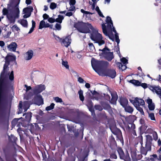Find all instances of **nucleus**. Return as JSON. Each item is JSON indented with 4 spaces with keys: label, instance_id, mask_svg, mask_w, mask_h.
<instances>
[{
    "label": "nucleus",
    "instance_id": "f257e3e1",
    "mask_svg": "<svg viewBox=\"0 0 161 161\" xmlns=\"http://www.w3.org/2000/svg\"><path fill=\"white\" fill-rule=\"evenodd\" d=\"M106 23L102 25L103 31L106 36L109 37L111 34L112 31L115 33V41L118 44L120 42V40L118 34L117 33L114 27L113 26V23L111 18L107 16L105 20Z\"/></svg>",
    "mask_w": 161,
    "mask_h": 161
},
{
    "label": "nucleus",
    "instance_id": "f03ea898",
    "mask_svg": "<svg viewBox=\"0 0 161 161\" xmlns=\"http://www.w3.org/2000/svg\"><path fill=\"white\" fill-rule=\"evenodd\" d=\"M20 0H12V5L13 7V11L8 13L7 18L8 22L10 24H14L16 19L18 18L19 14V4Z\"/></svg>",
    "mask_w": 161,
    "mask_h": 161
},
{
    "label": "nucleus",
    "instance_id": "7ed1b4c3",
    "mask_svg": "<svg viewBox=\"0 0 161 161\" xmlns=\"http://www.w3.org/2000/svg\"><path fill=\"white\" fill-rule=\"evenodd\" d=\"M75 27L79 32L84 33H89L90 29L92 31L94 28L91 24L84 23L82 22H79L76 23L75 25Z\"/></svg>",
    "mask_w": 161,
    "mask_h": 161
},
{
    "label": "nucleus",
    "instance_id": "20e7f679",
    "mask_svg": "<svg viewBox=\"0 0 161 161\" xmlns=\"http://www.w3.org/2000/svg\"><path fill=\"white\" fill-rule=\"evenodd\" d=\"M90 37L92 40L96 43H98L99 46H101L105 43L103 39L102 35L98 32V31L96 29L94 28V30L92 31Z\"/></svg>",
    "mask_w": 161,
    "mask_h": 161
},
{
    "label": "nucleus",
    "instance_id": "39448f33",
    "mask_svg": "<svg viewBox=\"0 0 161 161\" xmlns=\"http://www.w3.org/2000/svg\"><path fill=\"white\" fill-rule=\"evenodd\" d=\"M99 50L102 51L99 53L101 58H104L109 61H111L114 57L113 53L111 52L110 50L107 47H105L102 50L99 49Z\"/></svg>",
    "mask_w": 161,
    "mask_h": 161
},
{
    "label": "nucleus",
    "instance_id": "423d86ee",
    "mask_svg": "<svg viewBox=\"0 0 161 161\" xmlns=\"http://www.w3.org/2000/svg\"><path fill=\"white\" fill-rule=\"evenodd\" d=\"M101 61H99L92 58L91 60V64L93 69L97 73L100 70Z\"/></svg>",
    "mask_w": 161,
    "mask_h": 161
},
{
    "label": "nucleus",
    "instance_id": "0eeeda50",
    "mask_svg": "<svg viewBox=\"0 0 161 161\" xmlns=\"http://www.w3.org/2000/svg\"><path fill=\"white\" fill-rule=\"evenodd\" d=\"M46 87L44 85H38L35 86L33 90L34 95H39L45 89Z\"/></svg>",
    "mask_w": 161,
    "mask_h": 161
},
{
    "label": "nucleus",
    "instance_id": "6e6552de",
    "mask_svg": "<svg viewBox=\"0 0 161 161\" xmlns=\"http://www.w3.org/2000/svg\"><path fill=\"white\" fill-rule=\"evenodd\" d=\"M130 101L134 106H135V103L136 105L141 106H143L145 104L144 101L140 98H132L130 99Z\"/></svg>",
    "mask_w": 161,
    "mask_h": 161
},
{
    "label": "nucleus",
    "instance_id": "1a4fd4ad",
    "mask_svg": "<svg viewBox=\"0 0 161 161\" xmlns=\"http://www.w3.org/2000/svg\"><path fill=\"white\" fill-rule=\"evenodd\" d=\"M35 96L33 99L34 103L39 106L43 104V99L42 96L40 95H35Z\"/></svg>",
    "mask_w": 161,
    "mask_h": 161
},
{
    "label": "nucleus",
    "instance_id": "9d476101",
    "mask_svg": "<svg viewBox=\"0 0 161 161\" xmlns=\"http://www.w3.org/2000/svg\"><path fill=\"white\" fill-rule=\"evenodd\" d=\"M71 42V40L69 36L62 39L61 42L62 44L64 45L66 47H68L70 45Z\"/></svg>",
    "mask_w": 161,
    "mask_h": 161
},
{
    "label": "nucleus",
    "instance_id": "9b49d317",
    "mask_svg": "<svg viewBox=\"0 0 161 161\" xmlns=\"http://www.w3.org/2000/svg\"><path fill=\"white\" fill-rule=\"evenodd\" d=\"M33 54V51L30 50H28L25 55V59L26 60H30L32 57Z\"/></svg>",
    "mask_w": 161,
    "mask_h": 161
},
{
    "label": "nucleus",
    "instance_id": "f8f14e48",
    "mask_svg": "<svg viewBox=\"0 0 161 161\" xmlns=\"http://www.w3.org/2000/svg\"><path fill=\"white\" fill-rule=\"evenodd\" d=\"M146 102L148 104V107L150 110H153L155 108V105L153 103L152 100L151 99L148 97L147 99Z\"/></svg>",
    "mask_w": 161,
    "mask_h": 161
},
{
    "label": "nucleus",
    "instance_id": "ddd939ff",
    "mask_svg": "<svg viewBox=\"0 0 161 161\" xmlns=\"http://www.w3.org/2000/svg\"><path fill=\"white\" fill-rule=\"evenodd\" d=\"M50 27L51 28H52V25H51L49 23H46L45 21L43 20H42L40 23L39 25V29H42L43 28Z\"/></svg>",
    "mask_w": 161,
    "mask_h": 161
},
{
    "label": "nucleus",
    "instance_id": "4468645a",
    "mask_svg": "<svg viewBox=\"0 0 161 161\" xmlns=\"http://www.w3.org/2000/svg\"><path fill=\"white\" fill-rule=\"evenodd\" d=\"M17 46V45L16 43L15 42H13L8 45L7 47L9 51L14 52L16 50Z\"/></svg>",
    "mask_w": 161,
    "mask_h": 161
},
{
    "label": "nucleus",
    "instance_id": "2eb2a0df",
    "mask_svg": "<svg viewBox=\"0 0 161 161\" xmlns=\"http://www.w3.org/2000/svg\"><path fill=\"white\" fill-rule=\"evenodd\" d=\"M111 95L112 98L110 101V102L111 103L113 104H115L118 98L117 94L115 92L112 93H111Z\"/></svg>",
    "mask_w": 161,
    "mask_h": 161
},
{
    "label": "nucleus",
    "instance_id": "dca6fc26",
    "mask_svg": "<svg viewBox=\"0 0 161 161\" xmlns=\"http://www.w3.org/2000/svg\"><path fill=\"white\" fill-rule=\"evenodd\" d=\"M109 65V63L106 61H101L100 70L107 68Z\"/></svg>",
    "mask_w": 161,
    "mask_h": 161
},
{
    "label": "nucleus",
    "instance_id": "f3484780",
    "mask_svg": "<svg viewBox=\"0 0 161 161\" xmlns=\"http://www.w3.org/2000/svg\"><path fill=\"white\" fill-rule=\"evenodd\" d=\"M33 8L31 6H29L27 8L23 9V13H27L31 14V13L33 11Z\"/></svg>",
    "mask_w": 161,
    "mask_h": 161
},
{
    "label": "nucleus",
    "instance_id": "a211bd4d",
    "mask_svg": "<svg viewBox=\"0 0 161 161\" xmlns=\"http://www.w3.org/2000/svg\"><path fill=\"white\" fill-rule=\"evenodd\" d=\"M128 100L126 98H122L120 99V104L124 108L128 104Z\"/></svg>",
    "mask_w": 161,
    "mask_h": 161
},
{
    "label": "nucleus",
    "instance_id": "6ab92c4d",
    "mask_svg": "<svg viewBox=\"0 0 161 161\" xmlns=\"http://www.w3.org/2000/svg\"><path fill=\"white\" fill-rule=\"evenodd\" d=\"M18 22L22 26L25 27H27L28 26V22L26 20L21 19L18 20Z\"/></svg>",
    "mask_w": 161,
    "mask_h": 161
},
{
    "label": "nucleus",
    "instance_id": "aec40b11",
    "mask_svg": "<svg viewBox=\"0 0 161 161\" xmlns=\"http://www.w3.org/2000/svg\"><path fill=\"white\" fill-rule=\"evenodd\" d=\"M108 75L112 78H114L116 75V72L114 70H110L109 71Z\"/></svg>",
    "mask_w": 161,
    "mask_h": 161
},
{
    "label": "nucleus",
    "instance_id": "412c9836",
    "mask_svg": "<svg viewBox=\"0 0 161 161\" xmlns=\"http://www.w3.org/2000/svg\"><path fill=\"white\" fill-rule=\"evenodd\" d=\"M117 64L119 67V69H121L122 71L125 70L127 68L126 65H122L120 63H117Z\"/></svg>",
    "mask_w": 161,
    "mask_h": 161
},
{
    "label": "nucleus",
    "instance_id": "4be33fe9",
    "mask_svg": "<svg viewBox=\"0 0 161 161\" xmlns=\"http://www.w3.org/2000/svg\"><path fill=\"white\" fill-rule=\"evenodd\" d=\"M125 111L129 113H132L133 111V108L130 106L126 105L124 107Z\"/></svg>",
    "mask_w": 161,
    "mask_h": 161
},
{
    "label": "nucleus",
    "instance_id": "5701e85b",
    "mask_svg": "<svg viewBox=\"0 0 161 161\" xmlns=\"http://www.w3.org/2000/svg\"><path fill=\"white\" fill-rule=\"evenodd\" d=\"M134 106L136 108V109L138 110L142 115H144V112H143L142 108H141L140 106V105H136L135 103Z\"/></svg>",
    "mask_w": 161,
    "mask_h": 161
},
{
    "label": "nucleus",
    "instance_id": "b1692460",
    "mask_svg": "<svg viewBox=\"0 0 161 161\" xmlns=\"http://www.w3.org/2000/svg\"><path fill=\"white\" fill-rule=\"evenodd\" d=\"M29 104L28 101L25 102L23 104V108L24 109V111H26L27 109L29 108Z\"/></svg>",
    "mask_w": 161,
    "mask_h": 161
},
{
    "label": "nucleus",
    "instance_id": "393cba45",
    "mask_svg": "<svg viewBox=\"0 0 161 161\" xmlns=\"http://www.w3.org/2000/svg\"><path fill=\"white\" fill-rule=\"evenodd\" d=\"M130 82L135 85L139 86L141 85V83L137 80H131L130 81Z\"/></svg>",
    "mask_w": 161,
    "mask_h": 161
},
{
    "label": "nucleus",
    "instance_id": "a878e982",
    "mask_svg": "<svg viewBox=\"0 0 161 161\" xmlns=\"http://www.w3.org/2000/svg\"><path fill=\"white\" fill-rule=\"evenodd\" d=\"M64 19V17L63 16L59 15H58V18L56 19L55 21L59 23H61Z\"/></svg>",
    "mask_w": 161,
    "mask_h": 161
},
{
    "label": "nucleus",
    "instance_id": "bb28decb",
    "mask_svg": "<svg viewBox=\"0 0 161 161\" xmlns=\"http://www.w3.org/2000/svg\"><path fill=\"white\" fill-rule=\"evenodd\" d=\"M61 63L62 65L66 69H69V66L67 61H64L62 60Z\"/></svg>",
    "mask_w": 161,
    "mask_h": 161
},
{
    "label": "nucleus",
    "instance_id": "cd10ccee",
    "mask_svg": "<svg viewBox=\"0 0 161 161\" xmlns=\"http://www.w3.org/2000/svg\"><path fill=\"white\" fill-rule=\"evenodd\" d=\"M11 28L12 31H14L19 32L20 31L19 28L16 25H15L11 27Z\"/></svg>",
    "mask_w": 161,
    "mask_h": 161
},
{
    "label": "nucleus",
    "instance_id": "c85d7f7f",
    "mask_svg": "<svg viewBox=\"0 0 161 161\" xmlns=\"http://www.w3.org/2000/svg\"><path fill=\"white\" fill-rule=\"evenodd\" d=\"M118 152L121 158H123L124 157V153L122 148H119L118 149Z\"/></svg>",
    "mask_w": 161,
    "mask_h": 161
},
{
    "label": "nucleus",
    "instance_id": "c756f323",
    "mask_svg": "<svg viewBox=\"0 0 161 161\" xmlns=\"http://www.w3.org/2000/svg\"><path fill=\"white\" fill-rule=\"evenodd\" d=\"M78 94H79L80 100L82 101H83L84 100V97L83 95V91L81 90H80L78 92Z\"/></svg>",
    "mask_w": 161,
    "mask_h": 161
},
{
    "label": "nucleus",
    "instance_id": "7c9ffc66",
    "mask_svg": "<svg viewBox=\"0 0 161 161\" xmlns=\"http://www.w3.org/2000/svg\"><path fill=\"white\" fill-rule=\"evenodd\" d=\"M95 9L96 11L97 12L98 14L100 16L102 17H104V16L101 12V11L100 10L98 6L96 7Z\"/></svg>",
    "mask_w": 161,
    "mask_h": 161
},
{
    "label": "nucleus",
    "instance_id": "2f4dec72",
    "mask_svg": "<svg viewBox=\"0 0 161 161\" xmlns=\"http://www.w3.org/2000/svg\"><path fill=\"white\" fill-rule=\"evenodd\" d=\"M76 74V76L78 77V81L80 83H83L84 82V80L81 78V77H80L79 75L77 73H75Z\"/></svg>",
    "mask_w": 161,
    "mask_h": 161
},
{
    "label": "nucleus",
    "instance_id": "473e14b6",
    "mask_svg": "<svg viewBox=\"0 0 161 161\" xmlns=\"http://www.w3.org/2000/svg\"><path fill=\"white\" fill-rule=\"evenodd\" d=\"M148 117L152 120H155L154 114L153 113H148Z\"/></svg>",
    "mask_w": 161,
    "mask_h": 161
},
{
    "label": "nucleus",
    "instance_id": "72a5a7b5",
    "mask_svg": "<svg viewBox=\"0 0 161 161\" xmlns=\"http://www.w3.org/2000/svg\"><path fill=\"white\" fill-rule=\"evenodd\" d=\"M54 105V104L53 103H52L49 106L47 107L46 108V109L47 111H49L51 110H52L53 108Z\"/></svg>",
    "mask_w": 161,
    "mask_h": 161
},
{
    "label": "nucleus",
    "instance_id": "f704fd0d",
    "mask_svg": "<svg viewBox=\"0 0 161 161\" xmlns=\"http://www.w3.org/2000/svg\"><path fill=\"white\" fill-rule=\"evenodd\" d=\"M25 115L26 120L28 121H30L31 117V113H27Z\"/></svg>",
    "mask_w": 161,
    "mask_h": 161
},
{
    "label": "nucleus",
    "instance_id": "c9c22d12",
    "mask_svg": "<svg viewBox=\"0 0 161 161\" xmlns=\"http://www.w3.org/2000/svg\"><path fill=\"white\" fill-rule=\"evenodd\" d=\"M57 7V4L56 3H51L50 8L52 9H53Z\"/></svg>",
    "mask_w": 161,
    "mask_h": 161
},
{
    "label": "nucleus",
    "instance_id": "e433bc0d",
    "mask_svg": "<svg viewBox=\"0 0 161 161\" xmlns=\"http://www.w3.org/2000/svg\"><path fill=\"white\" fill-rule=\"evenodd\" d=\"M88 47L91 51H93L95 48L94 47L92 43H89L88 44Z\"/></svg>",
    "mask_w": 161,
    "mask_h": 161
},
{
    "label": "nucleus",
    "instance_id": "4c0bfd02",
    "mask_svg": "<svg viewBox=\"0 0 161 161\" xmlns=\"http://www.w3.org/2000/svg\"><path fill=\"white\" fill-rule=\"evenodd\" d=\"M140 85L144 88L145 89L147 88H148L149 89V86H151V85H147L146 83H142Z\"/></svg>",
    "mask_w": 161,
    "mask_h": 161
},
{
    "label": "nucleus",
    "instance_id": "58836bf2",
    "mask_svg": "<svg viewBox=\"0 0 161 161\" xmlns=\"http://www.w3.org/2000/svg\"><path fill=\"white\" fill-rule=\"evenodd\" d=\"M120 60L124 64L126 65L128 64V60L125 58H121Z\"/></svg>",
    "mask_w": 161,
    "mask_h": 161
},
{
    "label": "nucleus",
    "instance_id": "ea45409f",
    "mask_svg": "<svg viewBox=\"0 0 161 161\" xmlns=\"http://www.w3.org/2000/svg\"><path fill=\"white\" fill-rule=\"evenodd\" d=\"M54 100L57 103H62V100L61 98L58 97H56L54 98Z\"/></svg>",
    "mask_w": 161,
    "mask_h": 161
},
{
    "label": "nucleus",
    "instance_id": "a19ab883",
    "mask_svg": "<svg viewBox=\"0 0 161 161\" xmlns=\"http://www.w3.org/2000/svg\"><path fill=\"white\" fill-rule=\"evenodd\" d=\"M80 11H81V12H82V13H83L84 14H93L94 13H92L90 12H89L86 11L83 9H81L80 10Z\"/></svg>",
    "mask_w": 161,
    "mask_h": 161
},
{
    "label": "nucleus",
    "instance_id": "79ce46f5",
    "mask_svg": "<svg viewBox=\"0 0 161 161\" xmlns=\"http://www.w3.org/2000/svg\"><path fill=\"white\" fill-rule=\"evenodd\" d=\"M55 27L56 30H60L61 29V26L60 23H57L55 25Z\"/></svg>",
    "mask_w": 161,
    "mask_h": 161
},
{
    "label": "nucleus",
    "instance_id": "37998d69",
    "mask_svg": "<svg viewBox=\"0 0 161 161\" xmlns=\"http://www.w3.org/2000/svg\"><path fill=\"white\" fill-rule=\"evenodd\" d=\"M95 108L97 110L101 111L103 109L102 107L99 105H96L95 106Z\"/></svg>",
    "mask_w": 161,
    "mask_h": 161
},
{
    "label": "nucleus",
    "instance_id": "c03bdc74",
    "mask_svg": "<svg viewBox=\"0 0 161 161\" xmlns=\"http://www.w3.org/2000/svg\"><path fill=\"white\" fill-rule=\"evenodd\" d=\"M19 120V119H15L13 120L12 122V124L13 125H16L18 122V121Z\"/></svg>",
    "mask_w": 161,
    "mask_h": 161
},
{
    "label": "nucleus",
    "instance_id": "a18cd8bd",
    "mask_svg": "<svg viewBox=\"0 0 161 161\" xmlns=\"http://www.w3.org/2000/svg\"><path fill=\"white\" fill-rule=\"evenodd\" d=\"M54 36L55 38V39L57 41H59L60 42H61L62 39L60 38L58 36L55 35L54 34Z\"/></svg>",
    "mask_w": 161,
    "mask_h": 161
},
{
    "label": "nucleus",
    "instance_id": "49530a36",
    "mask_svg": "<svg viewBox=\"0 0 161 161\" xmlns=\"http://www.w3.org/2000/svg\"><path fill=\"white\" fill-rule=\"evenodd\" d=\"M76 3L75 0H70L69 4L70 6L74 5Z\"/></svg>",
    "mask_w": 161,
    "mask_h": 161
},
{
    "label": "nucleus",
    "instance_id": "de8ad7c7",
    "mask_svg": "<svg viewBox=\"0 0 161 161\" xmlns=\"http://www.w3.org/2000/svg\"><path fill=\"white\" fill-rule=\"evenodd\" d=\"M9 12H8V10L7 9L5 8H4L3 9V15H7L8 14V13H9Z\"/></svg>",
    "mask_w": 161,
    "mask_h": 161
},
{
    "label": "nucleus",
    "instance_id": "09e8293b",
    "mask_svg": "<svg viewBox=\"0 0 161 161\" xmlns=\"http://www.w3.org/2000/svg\"><path fill=\"white\" fill-rule=\"evenodd\" d=\"M48 21L50 23H53L55 21V20L52 18H49L48 19Z\"/></svg>",
    "mask_w": 161,
    "mask_h": 161
},
{
    "label": "nucleus",
    "instance_id": "8fccbe9b",
    "mask_svg": "<svg viewBox=\"0 0 161 161\" xmlns=\"http://www.w3.org/2000/svg\"><path fill=\"white\" fill-rule=\"evenodd\" d=\"M24 86L26 88L25 90L26 92H27L28 91L31 89V86H28L26 85H25Z\"/></svg>",
    "mask_w": 161,
    "mask_h": 161
},
{
    "label": "nucleus",
    "instance_id": "3c124183",
    "mask_svg": "<svg viewBox=\"0 0 161 161\" xmlns=\"http://www.w3.org/2000/svg\"><path fill=\"white\" fill-rule=\"evenodd\" d=\"M17 138L14 137L13 135H11L10 138V140L12 142L16 140Z\"/></svg>",
    "mask_w": 161,
    "mask_h": 161
},
{
    "label": "nucleus",
    "instance_id": "603ef678",
    "mask_svg": "<svg viewBox=\"0 0 161 161\" xmlns=\"http://www.w3.org/2000/svg\"><path fill=\"white\" fill-rule=\"evenodd\" d=\"M69 10V11H74L75 9V7L74 5L70 6Z\"/></svg>",
    "mask_w": 161,
    "mask_h": 161
},
{
    "label": "nucleus",
    "instance_id": "864d4df0",
    "mask_svg": "<svg viewBox=\"0 0 161 161\" xmlns=\"http://www.w3.org/2000/svg\"><path fill=\"white\" fill-rule=\"evenodd\" d=\"M148 150H144V148L142 149L141 150L142 153L143 154L146 155L147 154V152Z\"/></svg>",
    "mask_w": 161,
    "mask_h": 161
},
{
    "label": "nucleus",
    "instance_id": "5fc2aeb1",
    "mask_svg": "<svg viewBox=\"0 0 161 161\" xmlns=\"http://www.w3.org/2000/svg\"><path fill=\"white\" fill-rule=\"evenodd\" d=\"M25 14H24L23 16V17L24 18H26L29 17L31 15V14H27V13H24Z\"/></svg>",
    "mask_w": 161,
    "mask_h": 161
},
{
    "label": "nucleus",
    "instance_id": "6e6d98bb",
    "mask_svg": "<svg viewBox=\"0 0 161 161\" xmlns=\"http://www.w3.org/2000/svg\"><path fill=\"white\" fill-rule=\"evenodd\" d=\"M49 15L46 14H44L43 15L44 19H47L49 18Z\"/></svg>",
    "mask_w": 161,
    "mask_h": 161
},
{
    "label": "nucleus",
    "instance_id": "4d7b16f0",
    "mask_svg": "<svg viewBox=\"0 0 161 161\" xmlns=\"http://www.w3.org/2000/svg\"><path fill=\"white\" fill-rule=\"evenodd\" d=\"M73 15V13L71 12H68L66 14V15L69 17Z\"/></svg>",
    "mask_w": 161,
    "mask_h": 161
},
{
    "label": "nucleus",
    "instance_id": "13d9d810",
    "mask_svg": "<svg viewBox=\"0 0 161 161\" xmlns=\"http://www.w3.org/2000/svg\"><path fill=\"white\" fill-rule=\"evenodd\" d=\"M156 80L158 81L160 83H161V76L160 75H158V78H157L156 79Z\"/></svg>",
    "mask_w": 161,
    "mask_h": 161
},
{
    "label": "nucleus",
    "instance_id": "bf43d9fd",
    "mask_svg": "<svg viewBox=\"0 0 161 161\" xmlns=\"http://www.w3.org/2000/svg\"><path fill=\"white\" fill-rule=\"evenodd\" d=\"M32 27L34 28L35 27L36 23L33 20H32Z\"/></svg>",
    "mask_w": 161,
    "mask_h": 161
},
{
    "label": "nucleus",
    "instance_id": "052dcab7",
    "mask_svg": "<svg viewBox=\"0 0 161 161\" xmlns=\"http://www.w3.org/2000/svg\"><path fill=\"white\" fill-rule=\"evenodd\" d=\"M4 43L3 41H0V46L2 47L4 45Z\"/></svg>",
    "mask_w": 161,
    "mask_h": 161
},
{
    "label": "nucleus",
    "instance_id": "680f3d73",
    "mask_svg": "<svg viewBox=\"0 0 161 161\" xmlns=\"http://www.w3.org/2000/svg\"><path fill=\"white\" fill-rule=\"evenodd\" d=\"M158 138L157 135L156 133H155L154 134V139L155 140H157Z\"/></svg>",
    "mask_w": 161,
    "mask_h": 161
},
{
    "label": "nucleus",
    "instance_id": "e2e57ef3",
    "mask_svg": "<svg viewBox=\"0 0 161 161\" xmlns=\"http://www.w3.org/2000/svg\"><path fill=\"white\" fill-rule=\"evenodd\" d=\"M97 2H93V3L92 4V9H94L95 7L96 3Z\"/></svg>",
    "mask_w": 161,
    "mask_h": 161
},
{
    "label": "nucleus",
    "instance_id": "0e129e2a",
    "mask_svg": "<svg viewBox=\"0 0 161 161\" xmlns=\"http://www.w3.org/2000/svg\"><path fill=\"white\" fill-rule=\"evenodd\" d=\"M34 28L31 27V28L30 29V31L28 32V33L31 34V33L34 31Z\"/></svg>",
    "mask_w": 161,
    "mask_h": 161
},
{
    "label": "nucleus",
    "instance_id": "69168bd1",
    "mask_svg": "<svg viewBox=\"0 0 161 161\" xmlns=\"http://www.w3.org/2000/svg\"><path fill=\"white\" fill-rule=\"evenodd\" d=\"M86 87L87 88H89L90 87V84L88 83H86L85 85Z\"/></svg>",
    "mask_w": 161,
    "mask_h": 161
},
{
    "label": "nucleus",
    "instance_id": "338daca9",
    "mask_svg": "<svg viewBox=\"0 0 161 161\" xmlns=\"http://www.w3.org/2000/svg\"><path fill=\"white\" fill-rule=\"evenodd\" d=\"M25 3L27 4H30L31 3V0H26Z\"/></svg>",
    "mask_w": 161,
    "mask_h": 161
},
{
    "label": "nucleus",
    "instance_id": "774afa93",
    "mask_svg": "<svg viewBox=\"0 0 161 161\" xmlns=\"http://www.w3.org/2000/svg\"><path fill=\"white\" fill-rule=\"evenodd\" d=\"M44 8L43 9V10L45 11H46L48 9V7L46 5H44Z\"/></svg>",
    "mask_w": 161,
    "mask_h": 161
}]
</instances>
